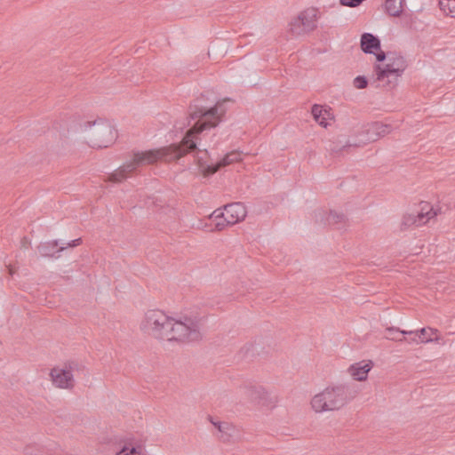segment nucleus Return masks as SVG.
Wrapping results in <instances>:
<instances>
[{"mask_svg": "<svg viewBox=\"0 0 455 455\" xmlns=\"http://www.w3.org/2000/svg\"><path fill=\"white\" fill-rule=\"evenodd\" d=\"M229 100L225 99L218 101L213 106L206 104L204 95L196 99L189 106V121H196L194 125L189 128L182 140L180 143H173L170 146L158 149H150L146 151H138L133 153L132 159L126 162L110 175V180L121 182L128 175L135 172L139 167L153 164L159 160L171 162L178 160L188 153L200 152L197 148L199 135L206 129L216 127L227 112L224 102Z\"/></svg>", "mask_w": 455, "mask_h": 455, "instance_id": "1", "label": "nucleus"}, {"mask_svg": "<svg viewBox=\"0 0 455 455\" xmlns=\"http://www.w3.org/2000/svg\"><path fill=\"white\" fill-rule=\"evenodd\" d=\"M353 383L328 386L311 399L315 412L338 411L351 402L356 395Z\"/></svg>", "mask_w": 455, "mask_h": 455, "instance_id": "2", "label": "nucleus"}, {"mask_svg": "<svg viewBox=\"0 0 455 455\" xmlns=\"http://www.w3.org/2000/svg\"><path fill=\"white\" fill-rule=\"evenodd\" d=\"M246 214V208L240 202L226 204L224 211L217 209L210 215L209 219L214 222V227L211 228L210 231H221L227 226H232L243 220Z\"/></svg>", "mask_w": 455, "mask_h": 455, "instance_id": "3", "label": "nucleus"}, {"mask_svg": "<svg viewBox=\"0 0 455 455\" xmlns=\"http://www.w3.org/2000/svg\"><path fill=\"white\" fill-rule=\"evenodd\" d=\"M167 331L168 337L164 340L168 341H196L201 339L199 323L190 317H185L184 321L172 318Z\"/></svg>", "mask_w": 455, "mask_h": 455, "instance_id": "4", "label": "nucleus"}, {"mask_svg": "<svg viewBox=\"0 0 455 455\" xmlns=\"http://www.w3.org/2000/svg\"><path fill=\"white\" fill-rule=\"evenodd\" d=\"M85 128H90L88 144L92 148H108L114 143L117 137V132L114 126L105 121H94L84 123Z\"/></svg>", "mask_w": 455, "mask_h": 455, "instance_id": "5", "label": "nucleus"}, {"mask_svg": "<svg viewBox=\"0 0 455 455\" xmlns=\"http://www.w3.org/2000/svg\"><path fill=\"white\" fill-rule=\"evenodd\" d=\"M172 317L166 315L161 310H148L141 322V330L158 339L164 340L168 337L167 331L171 324Z\"/></svg>", "mask_w": 455, "mask_h": 455, "instance_id": "6", "label": "nucleus"}, {"mask_svg": "<svg viewBox=\"0 0 455 455\" xmlns=\"http://www.w3.org/2000/svg\"><path fill=\"white\" fill-rule=\"evenodd\" d=\"M392 131L391 124L381 122H372L363 125L357 132L356 139L354 141H348L343 149L350 147H361L370 142H374L380 138L389 134Z\"/></svg>", "mask_w": 455, "mask_h": 455, "instance_id": "7", "label": "nucleus"}, {"mask_svg": "<svg viewBox=\"0 0 455 455\" xmlns=\"http://www.w3.org/2000/svg\"><path fill=\"white\" fill-rule=\"evenodd\" d=\"M387 61L388 62L385 65L384 68L379 64L374 66V71L376 74V79L374 83L383 81L385 78H389L391 76L395 78L401 76L407 68L406 60L396 52H388Z\"/></svg>", "mask_w": 455, "mask_h": 455, "instance_id": "8", "label": "nucleus"}, {"mask_svg": "<svg viewBox=\"0 0 455 455\" xmlns=\"http://www.w3.org/2000/svg\"><path fill=\"white\" fill-rule=\"evenodd\" d=\"M419 205V211L408 213L403 216L402 226L404 228L411 226L420 227L427 223L434 217L437 216L438 212L440 211V209H435L434 206L427 202H421Z\"/></svg>", "mask_w": 455, "mask_h": 455, "instance_id": "9", "label": "nucleus"}, {"mask_svg": "<svg viewBox=\"0 0 455 455\" xmlns=\"http://www.w3.org/2000/svg\"><path fill=\"white\" fill-rule=\"evenodd\" d=\"M241 160V154L237 151H232L228 153L221 160L215 164H208L203 156H197V164L204 176H210L217 172L222 167L228 166L233 163L239 162Z\"/></svg>", "mask_w": 455, "mask_h": 455, "instance_id": "10", "label": "nucleus"}, {"mask_svg": "<svg viewBox=\"0 0 455 455\" xmlns=\"http://www.w3.org/2000/svg\"><path fill=\"white\" fill-rule=\"evenodd\" d=\"M243 395L251 403L268 406L275 403L267 391L259 385L245 384L241 387Z\"/></svg>", "mask_w": 455, "mask_h": 455, "instance_id": "11", "label": "nucleus"}, {"mask_svg": "<svg viewBox=\"0 0 455 455\" xmlns=\"http://www.w3.org/2000/svg\"><path fill=\"white\" fill-rule=\"evenodd\" d=\"M211 422L218 430L217 436L222 443H235L241 438V431L232 423L220 420L214 421L212 419H211Z\"/></svg>", "mask_w": 455, "mask_h": 455, "instance_id": "12", "label": "nucleus"}, {"mask_svg": "<svg viewBox=\"0 0 455 455\" xmlns=\"http://www.w3.org/2000/svg\"><path fill=\"white\" fill-rule=\"evenodd\" d=\"M50 376L53 384L60 388H72L74 387V376L67 369L53 368Z\"/></svg>", "mask_w": 455, "mask_h": 455, "instance_id": "13", "label": "nucleus"}, {"mask_svg": "<svg viewBox=\"0 0 455 455\" xmlns=\"http://www.w3.org/2000/svg\"><path fill=\"white\" fill-rule=\"evenodd\" d=\"M402 335L418 336L421 343L438 341V331L430 327H424L418 331H402Z\"/></svg>", "mask_w": 455, "mask_h": 455, "instance_id": "14", "label": "nucleus"}, {"mask_svg": "<svg viewBox=\"0 0 455 455\" xmlns=\"http://www.w3.org/2000/svg\"><path fill=\"white\" fill-rule=\"evenodd\" d=\"M64 250H66V247L59 246L58 240L40 243L37 246V251L40 255L45 258H58L59 256H56V253L61 252Z\"/></svg>", "mask_w": 455, "mask_h": 455, "instance_id": "15", "label": "nucleus"}, {"mask_svg": "<svg viewBox=\"0 0 455 455\" xmlns=\"http://www.w3.org/2000/svg\"><path fill=\"white\" fill-rule=\"evenodd\" d=\"M319 215L321 217V220H324V224L335 227L338 229L344 227L347 220L343 213H338L333 211H330L328 213L322 211L319 212Z\"/></svg>", "mask_w": 455, "mask_h": 455, "instance_id": "16", "label": "nucleus"}, {"mask_svg": "<svg viewBox=\"0 0 455 455\" xmlns=\"http://www.w3.org/2000/svg\"><path fill=\"white\" fill-rule=\"evenodd\" d=\"M361 49L365 53H375L380 49V40L371 33H363L361 36Z\"/></svg>", "mask_w": 455, "mask_h": 455, "instance_id": "17", "label": "nucleus"}, {"mask_svg": "<svg viewBox=\"0 0 455 455\" xmlns=\"http://www.w3.org/2000/svg\"><path fill=\"white\" fill-rule=\"evenodd\" d=\"M331 110V108H324L322 105L314 104L311 108V114L315 122L326 128L329 124L327 120L332 118Z\"/></svg>", "mask_w": 455, "mask_h": 455, "instance_id": "18", "label": "nucleus"}, {"mask_svg": "<svg viewBox=\"0 0 455 455\" xmlns=\"http://www.w3.org/2000/svg\"><path fill=\"white\" fill-rule=\"evenodd\" d=\"M371 369V362L364 363L360 362L355 363L349 367V373L354 378V379L358 381H363L367 379L368 372Z\"/></svg>", "mask_w": 455, "mask_h": 455, "instance_id": "19", "label": "nucleus"}, {"mask_svg": "<svg viewBox=\"0 0 455 455\" xmlns=\"http://www.w3.org/2000/svg\"><path fill=\"white\" fill-rule=\"evenodd\" d=\"M299 20L302 21V26L306 29L307 33L314 30L316 28V10L307 9L301 12L299 15Z\"/></svg>", "mask_w": 455, "mask_h": 455, "instance_id": "20", "label": "nucleus"}, {"mask_svg": "<svg viewBox=\"0 0 455 455\" xmlns=\"http://www.w3.org/2000/svg\"><path fill=\"white\" fill-rule=\"evenodd\" d=\"M404 4L405 0H385V12L391 17H400Z\"/></svg>", "mask_w": 455, "mask_h": 455, "instance_id": "21", "label": "nucleus"}, {"mask_svg": "<svg viewBox=\"0 0 455 455\" xmlns=\"http://www.w3.org/2000/svg\"><path fill=\"white\" fill-rule=\"evenodd\" d=\"M290 32L293 36H300L307 33L299 16L290 22Z\"/></svg>", "mask_w": 455, "mask_h": 455, "instance_id": "22", "label": "nucleus"}, {"mask_svg": "<svg viewBox=\"0 0 455 455\" xmlns=\"http://www.w3.org/2000/svg\"><path fill=\"white\" fill-rule=\"evenodd\" d=\"M142 451L141 446H132L124 445L120 451L116 452V455H140Z\"/></svg>", "mask_w": 455, "mask_h": 455, "instance_id": "23", "label": "nucleus"}, {"mask_svg": "<svg viewBox=\"0 0 455 455\" xmlns=\"http://www.w3.org/2000/svg\"><path fill=\"white\" fill-rule=\"evenodd\" d=\"M402 331L403 330H400L399 328H396V327H388L386 329V333H387L386 337L388 339L402 342L403 339H402V338L398 337L399 334H402L401 333Z\"/></svg>", "mask_w": 455, "mask_h": 455, "instance_id": "24", "label": "nucleus"}, {"mask_svg": "<svg viewBox=\"0 0 455 455\" xmlns=\"http://www.w3.org/2000/svg\"><path fill=\"white\" fill-rule=\"evenodd\" d=\"M368 79L364 76H358L353 81L354 86L357 89L366 88L368 86Z\"/></svg>", "mask_w": 455, "mask_h": 455, "instance_id": "25", "label": "nucleus"}, {"mask_svg": "<svg viewBox=\"0 0 455 455\" xmlns=\"http://www.w3.org/2000/svg\"><path fill=\"white\" fill-rule=\"evenodd\" d=\"M79 363L75 361H70L67 363L63 369H67L70 371V372L73 374V371L79 370Z\"/></svg>", "mask_w": 455, "mask_h": 455, "instance_id": "26", "label": "nucleus"}, {"mask_svg": "<svg viewBox=\"0 0 455 455\" xmlns=\"http://www.w3.org/2000/svg\"><path fill=\"white\" fill-rule=\"evenodd\" d=\"M402 339H403V341H406V342H408L410 344L411 343H415V344L421 343L419 341V339L418 338V336L403 335Z\"/></svg>", "mask_w": 455, "mask_h": 455, "instance_id": "27", "label": "nucleus"}, {"mask_svg": "<svg viewBox=\"0 0 455 455\" xmlns=\"http://www.w3.org/2000/svg\"><path fill=\"white\" fill-rule=\"evenodd\" d=\"M81 243H82V238H76L68 243L63 244L62 246L66 247V249H67L68 247H76V246L80 245Z\"/></svg>", "mask_w": 455, "mask_h": 455, "instance_id": "28", "label": "nucleus"}, {"mask_svg": "<svg viewBox=\"0 0 455 455\" xmlns=\"http://www.w3.org/2000/svg\"><path fill=\"white\" fill-rule=\"evenodd\" d=\"M376 55V60L379 62L384 61L386 59H387V53L386 54L384 52L379 51L377 53H374Z\"/></svg>", "mask_w": 455, "mask_h": 455, "instance_id": "29", "label": "nucleus"}, {"mask_svg": "<svg viewBox=\"0 0 455 455\" xmlns=\"http://www.w3.org/2000/svg\"><path fill=\"white\" fill-rule=\"evenodd\" d=\"M36 455H68V454H64L61 451H57V452H46L45 454H36Z\"/></svg>", "mask_w": 455, "mask_h": 455, "instance_id": "30", "label": "nucleus"}, {"mask_svg": "<svg viewBox=\"0 0 455 455\" xmlns=\"http://www.w3.org/2000/svg\"><path fill=\"white\" fill-rule=\"evenodd\" d=\"M447 5L449 6V10L455 11V4H452V1L447 0Z\"/></svg>", "mask_w": 455, "mask_h": 455, "instance_id": "31", "label": "nucleus"}, {"mask_svg": "<svg viewBox=\"0 0 455 455\" xmlns=\"http://www.w3.org/2000/svg\"><path fill=\"white\" fill-rule=\"evenodd\" d=\"M27 243H28V240H27V238H26V237H24V238L22 239V243H23V245L27 244Z\"/></svg>", "mask_w": 455, "mask_h": 455, "instance_id": "32", "label": "nucleus"}, {"mask_svg": "<svg viewBox=\"0 0 455 455\" xmlns=\"http://www.w3.org/2000/svg\"><path fill=\"white\" fill-rule=\"evenodd\" d=\"M451 17L455 18V11L451 10Z\"/></svg>", "mask_w": 455, "mask_h": 455, "instance_id": "33", "label": "nucleus"}, {"mask_svg": "<svg viewBox=\"0 0 455 455\" xmlns=\"http://www.w3.org/2000/svg\"><path fill=\"white\" fill-rule=\"evenodd\" d=\"M440 5H441L442 8L444 6L443 1H440Z\"/></svg>", "mask_w": 455, "mask_h": 455, "instance_id": "34", "label": "nucleus"}, {"mask_svg": "<svg viewBox=\"0 0 455 455\" xmlns=\"http://www.w3.org/2000/svg\"><path fill=\"white\" fill-rule=\"evenodd\" d=\"M208 154V151L204 149V155L206 156Z\"/></svg>", "mask_w": 455, "mask_h": 455, "instance_id": "35", "label": "nucleus"}, {"mask_svg": "<svg viewBox=\"0 0 455 455\" xmlns=\"http://www.w3.org/2000/svg\"><path fill=\"white\" fill-rule=\"evenodd\" d=\"M452 4H455V0H452Z\"/></svg>", "mask_w": 455, "mask_h": 455, "instance_id": "36", "label": "nucleus"}]
</instances>
